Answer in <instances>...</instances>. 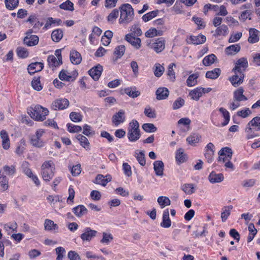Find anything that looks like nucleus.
Instances as JSON below:
<instances>
[{
	"label": "nucleus",
	"instance_id": "55",
	"mask_svg": "<svg viewBox=\"0 0 260 260\" xmlns=\"http://www.w3.org/2000/svg\"><path fill=\"white\" fill-rule=\"evenodd\" d=\"M119 11L118 9H115L113 10L109 14L107 20L109 22H113L118 16Z\"/></svg>",
	"mask_w": 260,
	"mask_h": 260
},
{
	"label": "nucleus",
	"instance_id": "3",
	"mask_svg": "<svg viewBox=\"0 0 260 260\" xmlns=\"http://www.w3.org/2000/svg\"><path fill=\"white\" fill-rule=\"evenodd\" d=\"M55 165L52 160L45 161L41 166V175L46 182H49L54 175Z\"/></svg>",
	"mask_w": 260,
	"mask_h": 260
},
{
	"label": "nucleus",
	"instance_id": "51",
	"mask_svg": "<svg viewBox=\"0 0 260 260\" xmlns=\"http://www.w3.org/2000/svg\"><path fill=\"white\" fill-rule=\"evenodd\" d=\"M142 128L147 133L155 132L157 130V128L152 123H144L142 125Z\"/></svg>",
	"mask_w": 260,
	"mask_h": 260
},
{
	"label": "nucleus",
	"instance_id": "7",
	"mask_svg": "<svg viewBox=\"0 0 260 260\" xmlns=\"http://www.w3.org/2000/svg\"><path fill=\"white\" fill-rule=\"evenodd\" d=\"M59 51V50L56 51V56L52 55L48 57L47 61L49 67L54 68L62 64V57Z\"/></svg>",
	"mask_w": 260,
	"mask_h": 260
},
{
	"label": "nucleus",
	"instance_id": "59",
	"mask_svg": "<svg viewBox=\"0 0 260 260\" xmlns=\"http://www.w3.org/2000/svg\"><path fill=\"white\" fill-rule=\"evenodd\" d=\"M184 100L181 98H178L173 104V109L174 110H177L181 107L184 104Z\"/></svg>",
	"mask_w": 260,
	"mask_h": 260
},
{
	"label": "nucleus",
	"instance_id": "49",
	"mask_svg": "<svg viewBox=\"0 0 260 260\" xmlns=\"http://www.w3.org/2000/svg\"><path fill=\"white\" fill-rule=\"evenodd\" d=\"M3 172L8 176L13 175L16 172L15 166L14 165H12L11 166L6 165L3 167Z\"/></svg>",
	"mask_w": 260,
	"mask_h": 260
},
{
	"label": "nucleus",
	"instance_id": "33",
	"mask_svg": "<svg viewBox=\"0 0 260 260\" xmlns=\"http://www.w3.org/2000/svg\"><path fill=\"white\" fill-rule=\"evenodd\" d=\"M63 37V31L61 29L53 30L51 34V38L53 41L58 42Z\"/></svg>",
	"mask_w": 260,
	"mask_h": 260
},
{
	"label": "nucleus",
	"instance_id": "31",
	"mask_svg": "<svg viewBox=\"0 0 260 260\" xmlns=\"http://www.w3.org/2000/svg\"><path fill=\"white\" fill-rule=\"evenodd\" d=\"M201 136L198 134H193L186 138V141L191 145H194L199 143L201 140Z\"/></svg>",
	"mask_w": 260,
	"mask_h": 260
},
{
	"label": "nucleus",
	"instance_id": "52",
	"mask_svg": "<svg viewBox=\"0 0 260 260\" xmlns=\"http://www.w3.org/2000/svg\"><path fill=\"white\" fill-rule=\"evenodd\" d=\"M59 78L62 81H70L73 80L72 77L68 75L67 71L64 70H61L59 73Z\"/></svg>",
	"mask_w": 260,
	"mask_h": 260
},
{
	"label": "nucleus",
	"instance_id": "38",
	"mask_svg": "<svg viewBox=\"0 0 260 260\" xmlns=\"http://www.w3.org/2000/svg\"><path fill=\"white\" fill-rule=\"evenodd\" d=\"M0 184L4 190L8 188V180L2 170L0 171Z\"/></svg>",
	"mask_w": 260,
	"mask_h": 260
},
{
	"label": "nucleus",
	"instance_id": "10",
	"mask_svg": "<svg viewBox=\"0 0 260 260\" xmlns=\"http://www.w3.org/2000/svg\"><path fill=\"white\" fill-rule=\"evenodd\" d=\"M165 43L166 41L163 38H159L155 42L149 44L148 46L156 53H159L164 50Z\"/></svg>",
	"mask_w": 260,
	"mask_h": 260
},
{
	"label": "nucleus",
	"instance_id": "46",
	"mask_svg": "<svg viewBox=\"0 0 260 260\" xmlns=\"http://www.w3.org/2000/svg\"><path fill=\"white\" fill-rule=\"evenodd\" d=\"M233 206L230 205L229 206L224 207L223 209V211L221 213V217L222 222H224L228 218V216L230 215L231 210L232 209Z\"/></svg>",
	"mask_w": 260,
	"mask_h": 260
},
{
	"label": "nucleus",
	"instance_id": "42",
	"mask_svg": "<svg viewBox=\"0 0 260 260\" xmlns=\"http://www.w3.org/2000/svg\"><path fill=\"white\" fill-rule=\"evenodd\" d=\"M189 95L193 100L198 101L200 98L202 96V92L200 88H197L189 92Z\"/></svg>",
	"mask_w": 260,
	"mask_h": 260
},
{
	"label": "nucleus",
	"instance_id": "4",
	"mask_svg": "<svg viewBox=\"0 0 260 260\" xmlns=\"http://www.w3.org/2000/svg\"><path fill=\"white\" fill-rule=\"evenodd\" d=\"M141 134L139 124L136 120H133L129 124L127 132V137L131 142H135L140 138Z\"/></svg>",
	"mask_w": 260,
	"mask_h": 260
},
{
	"label": "nucleus",
	"instance_id": "14",
	"mask_svg": "<svg viewBox=\"0 0 260 260\" xmlns=\"http://www.w3.org/2000/svg\"><path fill=\"white\" fill-rule=\"evenodd\" d=\"M112 177L111 175H107L106 176L102 174H99L96 176L93 182L95 184L101 185L103 186L106 185V184L111 181Z\"/></svg>",
	"mask_w": 260,
	"mask_h": 260
},
{
	"label": "nucleus",
	"instance_id": "58",
	"mask_svg": "<svg viewBox=\"0 0 260 260\" xmlns=\"http://www.w3.org/2000/svg\"><path fill=\"white\" fill-rule=\"evenodd\" d=\"M76 138L78 140H79L80 142L81 145L84 148H86V146H88L89 145V142L88 139L85 136L82 135H78Z\"/></svg>",
	"mask_w": 260,
	"mask_h": 260
},
{
	"label": "nucleus",
	"instance_id": "27",
	"mask_svg": "<svg viewBox=\"0 0 260 260\" xmlns=\"http://www.w3.org/2000/svg\"><path fill=\"white\" fill-rule=\"evenodd\" d=\"M232 150L228 147L222 148L218 152L219 160H221L222 156H225L227 158L231 159L232 156Z\"/></svg>",
	"mask_w": 260,
	"mask_h": 260
},
{
	"label": "nucleus",
	"instance_id": "15",
	"mask_svg": "<svg viewBox=\"0 0 260 260\" xmlns=\"http://www.w3.org/2000/svg\"><path fill=\"white\" fill-rule=\"evenodd\" d=\"M102 71L103 67L100 64H98L96 67L91 69L88 72L89 75L93 78V79L96 81L100 77Z\"/></svg>",
	"mask_w": 260,
	"mask_h": 260
},
{
	"label": "nucleus",
	"instance_id": "5",
	"mask_svg": "<svg viewBox=\"0 0 260 260\" xmlns=\"http://www.w3.org/2000/svg\"><path fill=\"white\" fill-rule=\"evenodd\" d=\"M49 111L47 108L37 105L28 113L30 117L37 121H43L46 118V116L48 115Z\"/></svg>",
	"mask_w": 260,
	"mask_h": 260
},
{
	"label": "nucleus",
	"instance_id": "32",
	"mask_svg": "<svg viewBox=\"0 0 260 260\" xmlns=\"http://www.w3.org/2000/svg\"><path fill=\"white\" fill-rule=\"evenodd\" d=\"M44 228L47 231H57L58 226L57 224L50 219H46L44 222Z\"/></svg>",
	"mask_w": 260,
	"mask_h": 260
},
{
	"label": "nucleus",
	"instance_id": "60",
	"mask_svg": "<svg viewBox=\"0 0 260 260\" xmlns=\"http://www.w3.org/2000/svg\"><path fill=\"white\" fill-rule=\"evenodd\" d=\"M81 172V166L80 164L73 166L71 168V174L73 176H78Z\"/></svg>",
	"mask_w": 260,
	"mask_h": 260
},
{
	"label": "nucleus",
	"instance_id": "22",
	"mask_svg": "<svg viewBox=\"0 0 260 260\" xmlns=\"http://www.w3.org/2000/svg\"><path fill=\"white\" fill-rule=\"evenodd\" d=\"M169 91L166 87L158 88L156 91V99L158 100H164L168 97Z\"/></svg>",
	"mask_w": 260,
	"mask_h": 260
},
{
	"label": "nucleus",
	"instance_id": "23",
	"mask_svg": "<svg viewBox=\"0 0 260 260\" xmlns=\"http://www.w3.org/2000/svg\"><path fill=\"white\" fill-rule=\"evenodd\" d=\"M24 43L28 46H33L38 44L39 37L36 35H30L29 37L26 36L23 40Z\"/></svg>",
	"mask_w": 260,
	"mask_h": 260
},
{
	"label": "nucleus",
	"instance_id": "18",
	"mask_svg": "<svg viewBox=\"0 0 260 260\" xmlns=\"http://www.w3.org/2000/svg\"><path fill=\"white\" fill-rule=\"evenodd\" d=\"M124 114V112L122 110H120L118 113L113 116L112 122L115 125L117 126L121 123L124 122L125 120Z\"/></svg>",
	"mask_w": 260,
	"mask_h": 260
},
{
	"label": "nucleus",
	"instance_id": "48",
	"mask_svg": "<svg viewBox=\"0 0 260 260\" xmlns=\"http://www.w3.org/2000/svg\"><path fill=\"white\" fill-rule=\"evenodd\" d=\"M185 156V155L183 153V150L182 148H179L177 150L176 154V159L177 161L180 163L185 162L186 161Z\"/></svg>",
	"mask_w": 260,
	"mask_h": 260
},
{
	"label": "nucleus",
	"instance_id": "54",
	"mask_svg": "<svg viewBox=\"0 0 260 260\" xmlns=\"http://www.w3.org/2000/svg\"><path fill=\"white\" fill-rule=\"evenodd\" d=\"M124 92L127 95L133 98H137L140 94V92L139 91H133L132 88H125L124 89Z\"/></svg>",
	"mask_w": 260,
	"mask_h": 260
},
{
	"label": "nucleus",
	"instance_id": "13",
	"mask_svg": "<svg viewBox=\"0 0 260 260\" xmlns=\"http://www.w3.org/2000/svg\"><path fill=\"white\" fill-rule=\"evenodd\" d=\"M125 39L137 49L141 46V39L139 38H135L130 34L125 35Z\"/></svg>",
	"mask_w": 260,
	"mask_h": 260
},
{
	"label": "nucleus",
	"instance_id": "35",
	"mask_svg": "<svg viewBox=\"0 0 260 260\" xmlns=\"http://www.w3.org/2000/svg\"><path fill=\"white\" fill-rule=\"evenodd\" d=\"M217 57L214 54H211L205 57L203 60V63L205 66H209L212 64Z\"/></svg>",
	"mask_w": 260,
	"mask_h": 260
},
{
	"label": "nucleus",
	"instance_id": "6",
	"mask_svg": "<svg viewBox=\"0 0 260 260\" xmlns=\"http://www.w3.org/2000/svg\"><path fill=\"white\" fill-rule=\"evenodd\" d=\"M45 131L43 129H39L37 131L36 134L31 136L30 138L31 144L36 147L41 148L44 146V143L41 139Z\"/></svg>",
	"mask_w": 260,
	"mask_h": 260
},
{
	"label": "nucleus",
	"instance_id": "11",
	"mask_svg": "<svg viewBox=\"0 0 260 260\" xmlns=\"http://www.w3.org/2000/svg\"><path fill=\"white\" fill-rule=\"evenodd\" d=\"M248 61L245 57L238 59L235 64V68L233 69L234 72L243 73L248 67Z\"/></svg>",
	"mask_w": 260,
	"mask_h": 260
},
{
	"label": "nucleus",
	"instance_id": "12",
	"mask_svg": "<svg viewBox=\"0 0 260 260\" xmlns=\"http://www.w3.org/2000/svg\"><path fill=\"white\" fill-rule=\"evenodd\" d=\"M235 75L230 78V81H231L233 86L235 87H238L243 82L244 77V74L242 73H236L234 72Z\"/></svg>",
	"mask_w": 260,
	"mask_h": 260
},
{
	"label": "nucleus",
	"instance_id": "25",
	"mask_svg": "<svg viewBox=\"0 0 260 260\" xmlns=\"http://www.w3.org/2000/svg\"><path fill=\"white\" fill-rule=\"evenodd\" d=\"M244 89L242 87H240L234 92L233 98L236 101H245L247 98L243 94Z\"/></svg>",
	"mask_w": 260,
	"mask_h": 260
},
{
	"label": "nucleus",
	"instance_id": "30",
	"mask_svg": "<svg viewBox=\"0 0 260 260\" xmlns=\"http://www.w3.org/2000/svg\"><path fill=\"white\" fill-rule=\"evenodd\" d=\"M240 48V46L238 44L232 45L226 47L225 51L227 55H232L239 52Z\"/></svg>",
	"mask_w": 260,
	"mask_h": 260
},
{
	"label": "nucleus",
	"instance_id": "1",
	"mask_svg": "<svg viewBox=\"0 0 260 260\" xmlns=\"http://www.w3.org/2000/svg\"><path fill=\"white\" fill-rule=\"evenodd\" d=\"M119 9L120 11L119 23L126 25L131 22L134 18V10L132 6L129 4L121 5Z\"/></svg>",
	"mask_w": 260,
	"mask_h": 260
},
{
	"label": "nucleus",
	"instance_id": "2",
	"mask_svg": "<svg viewBox=\"0 0 260 260\" xmlns=\"http://www.w3.org/2000/svg\"><path fill=\"white\" fill-rule=\"evenodd\" d=\"M260 131V117L252 118L246 125L245 132L247 140L252 139L259 136L258 132Z\"/></svg>",
	"mask_w": 260,
	"mask_h": 260
},
{
	"label": "nucleus",
	"instance_id": "29",
	"mask_svg": "<svg viewBox=\"0 0 260 260\" xmlns=\"http://www.w3.org/2000/svg\"><path fill=\"white\" fill-rule=\"evenodd\" d=\"M220 69L215 68L212 71H207L206 74V77L211 79H216L220 76Z\"/></svg>",
	"mask_w": 260,
	"mask_h": 260
},
{
	"label": "nucleus",
	"instance_id": "9",
	"mask_svg": "<svg viewBox=\"0 0 260 260\" xmlns=\"http://www.w3.org/2000/svg\"><path fill=\"white\" fill-rule=\"evenodd\" d=\"M98 232L95 230H92L89 227L86 228L83 233L81 235L80 238L83 242H90L93 238H94Z\"/></svg>",
	"mask_w": 260,
	"mask_h": 260
},
{
	"label": "nucleus",
	"instance_id": "8",
	"mask_svg": "<svg viewBox=\"0 0 260 260\" xmlns=\"http://www.w3.org/2000/svg\"><path fill=\"white\" fill-rule=\"evenodd\" d=\"M69 105V101L65 98L58 99L52 102L51 108L53 110H59L66 109Z\"/></svg>",
	"mask_w": 260,
	"mask_h": 260
},
{
	"label": "nucleus",
	"instance_id": "37",
	"mask_svg": "<svg viewBox=\"0 0 260 260\" xmlns=\"http://www.w3.org/2000/svg\"><path fill=\"white\" fill-rule=\"evenodd\" d=\"M157 202L161 208L171 204V201L168 197L160 196L157 199Z\"/></svg>",
	"mask_w": 260,
	"mask_h": 260
},
{
	"label": "nucleus",
	"instance_id": "26",
	"mask_svg": "<svg viewBox=\"0 0 260 260\" xmlns=\"http://www.w3.org/2000/svg\"><path fill=\"white\" fill-rule=\"evenodd\" d=\"M73 212L78 217H81L87 212V209L83 205H78L73 209Z\"/></svg>",
	"mask_w": 260,
	"mask_h": 260
},
{
	"label": "nucleus",
	"instance_id": "43",
	"mask_svg": "<svg viewBox=\"0 0 260 260\" xmlns=\"http://www.w3.org/2000/svg\"><path fill=\"white\" fill-rule=\"evenodd\" d=\"M59 8L61 9L71 11H73L74 10V4L70 0H67L65 2L60 4L59 5Z\"/></svg>",
	"mask_w": 260,
	"mask_h": 260
},
{
	"label": "nucleus",
	"instance_id": "36",
	"mask_svg": "<svg viewBox=\"0 0 260 260\" xmlns=\"http://www.w3.org/2000/svg\"><path fill=\"white\" fill-rule=\"evenodd\" d=\"M162 35V31L157 30L154 28H150L145 33V36L147 38H153L155 36H161Z\"/></svg>",
	"mask_w": 260,
	"mask_h": 260
},
{
	"label": "nucleus",
	"instance_id": "17",
	"mask_svg": "<svg viewBox=\"0 0 260 260\" xmlns=\"http://www.w3.org/2000/svg\"><path fill=\"white\" fill-rule=\"evenodd\" d=\"M70 57L71 61L74 64H79L82 61L81 55L75 50L71 51Z\"/></svg>",
	"mask_w": 260,
	"mask_h": 260
},
{
	"label": "nucleus",
	"instance_id": "57",
	"mask_svg": "<svg viewBox=\"0 0 260 260\" xmlns=\"http://www.w3.org/2000/svg\"><path fill=\"white\" fill-rule=\"evenodd\" d=\"M16 51L17 55L21 58H26L28 55V52L24 48L18 47Z\"/></svg>",
	"mask_w": 260,
	"mask_h": 260
},
{
	"label": "nucleus",
	"instance_id": "24",
	"mask_svg": "<svg viewBox=\"0 0 260 260\" xmlns=\"http://www.w3.org/2000/svg\"><path fill=\"white\" fill-rule=\"evenodd\" d=\"M160 225L165 228H168L171 225V221L169 218V212L168 209L164 211L162 215V221L160 223Z\"/></svg>",
	"mask_w": 260,
	"mask_h": 260
},
{
	"label": "nucleus",
	"instance_id": "56",
	"mask_svg": "<svg viewBox=\"0 0 260 260\" xmlns=\"http://www.w3.org/2000/svg\"><path fill=\"white\" fill-rule=\"evenodd\" d=\"M165 69L164 67L161 66L159 63L155 64V70H154V75L157 77H160L164 72Z\"/></svg>",
	"mask_w": 260,
	"mask_h": 260
},
{
	"label": "nucleus",
	"instance_id": "34",
	"mask_svg": "<svg viewBox=\"0 0 260 260\" xmlns=\"http://www.w3.org/2000/svg\"><path fill=\"white\" fill-rule=\"evenodd\" d=\"M113 37V32L110 30H107L104 36L102 37L101 41L102 44L104 46L108 45L110 42L111 38Z\"/></svg>",
	"mask_w": 260,
	"mask_h": 260
},
{
	"label": "nucleus",
	"instance_id": "61",
	"mask_svg": "<svg viewBox=\"0 0 260 260\" xmlns=\"http://www.w3.org/2000/svg\"><path fill=\"white\" fill-rule=\"evenodd\" d=\"M71 119L74 122H79L82 120V116L79 113L72 112L70 114Z\"/></svg>",
	"mask_w": 260,
	"mask_h": 260
},
{
	"label": "nucleus",
	"instance_id": "16",
	"mask_svg": "<svg viewBox=\"0 0 260 260\" xmlns=\"http://www.w3.org/2000/svg\"><path fill=\"white\" fill-rule=\"evenodd\" d=\"M44 67L43 63L40 62H36L30 63L27 68L28 72L30 75L36 72L41 71Z\"/></svg>",
	"mask_w": 260,
	"mask_h": 260
},
{
	"label": "nucleus",
	"instance_id": "50",
	"mask_svg": "<svg viewBox=\"0 0 260 260\" xmlns=\"http://www.w3.org/2000/svg\"><path fill=\"white\" fill-rule=\"evenodd\" d=\"M219 111L222 113L224 118V121L222 123V126H225L229 123L230 121V114L229 112L224 108L221 107L220 108Z\"/></svg>",
	"mask_w": 260,
	"mask_h": 260
},
{
	"label": "nucleus",
	"instance_id": "53",
	"mask_svg": "<svg viewBox=\"0 0 260 260\" xmlns=\"http://www.w3.org/2000/svg\"><path fill=\"white\" fill-rule=\"evenodd\" d=\"M228 31V27L225 25H222L221 26L217 28L215 30V36H220L224 35Z\"/></svg>",
	"mask_w": 260,
	"mask_h": 260
},
{
	"label": "nucleus",
	"instance_id": "28",
	"mask_svg": "<svg viewBox=\"0 0 260 260\" xmlns=\"http://www.w3.org/2000/svg\"><path fill=\"white\" fill-rule=\"evenodd\" d=\"M189 39L191 43L199 45L204 43L206 40V38L205 36L200 35L197 36H191L190 37Z\"/></svg>",
	"mask_w": 260,
	"mask_h": 260
},
{
	"label": "nucleus",
	"instance_id": "45",
	"mask_svg": "<svg viewBox=\"0 0 260 260\" xmlns=\"http://www.w3.org/2000/svg\"><path fill=\"white\" fill-rule=\"evenodd\" d=\"M158 13V10H155L150 12L145 15H144L142 17V19L144 22H147L153 18L156 17Z\"/></svg>",
	"mask_w": 260,
	"mask_h": 260
},
{
	"label": "nucleus",
	"instance_id": "47",
	"mask_svg": "<svg viewBox=\"0 0 260 260\" xmlns=\"http://www.w3.org/2000/svg\"><path fill=\"white\" fill-rule=\"evenodd\" d=\"M181 188L182 190L187 194H191L195 191L192 184H185L182 185Z\"/></svg>",
	"mask_w": 260,
	"mask_h": 260
},
{
	"label": "nucleus",
	"instance_id": "39",
	"mask_svg": "<svg viewBox=\"0 0 260 260\" xmlns=\"http://www.w3.org/2000/svg\"><path fill=\"white\" fill-rule=\"evenodd\" d=\"M135 155L140 165L144 166L146 165L145 155L144 151H141L139 152H135Z\"/></svg>",
	"mask_w": 260,
	"mask_h": 260
},
{
	"label": "nucleus",
	"instance_id": "64",
	"mask_svg": "<svg viewBox=\"0 0 260 260\" xmlns=\"http://www.w3.org/2000/svg\"><path fill=\"white\" fill-rule=\"evenodd\" d=\"M68 257L70 260H81L79 255L74 251H69Z\"/></svg>",
	"mask_w": 260,
	"mask_h": 260
},
{
	"label": "nucleus",
	"instance_id": "41",
	"mask_svg": "<svg viewBox=\"0 0 260 260\" xmlns=\"http://www.w3.org/2000/svg\"><path fill=\"white\" fill-rule=\"evenodd\" d=\"M199 77V74L197 73L190 75L186 80L187 85L188 86H194L197 83V79Z\"/></svg>",
	"mask_w": 260,
	"mask_h": 260
},
{
	"label": "nucleus",
	"instance_id": "21",
	"mask_svg": "<svg viewBox=\"0 0 260 260\" xmlns=\"http://www.w3.org/2000/svg\"><path fill=\"white\" fill-rule=\"evenodd\" d=\"M209 180L212 183H219L222 181L224 176L222 174H216L215 172H212L209 176Z\"/></svg>",
	"mask_w": 260,
	"mask_h": 260
},
{
	"label": "nucleus",
	"instance_id": "62",
	"mask_svg": "<svg viewBox=\"0 0 260 260\" xmlns=\"http://www.w3.org/2000/svg\"><path fill=\"white\" fill-rule=\"evenodd\" d=\"M31 86L34 89L37 91H40L42 89V86L39 78H34L31 81Z\"/></svg>",
	"mask_w": 260,
	"mask_h": 260
},
{
	"label": "nucleus",
	"instance_id": "19",
	"mask_svg": "<svg viewBox=\"0 0 260 260\" xmlns=\"http://www.w3.org/2000/svg\"><path fill=\"white\" fill-rule=\"evenodd\" d=\"M153 168L155 174L158 176H162L164 174V164L161 160H156L153 163Z\"/></svg>",
	"mask_w": 260,
	"mask_h": 260
},
{
	"label": "nucleus",
	"instance_id": "63",
	"mask_svg": "<svg viewBox=\"0 0 260 260\" xmlns=\"http://www.w3.org/2000/svg\"><path fill=\"white\" fill-rule=\"evenodd\" d=\"M83 134L87 136H93L94 135V131L91 129V127L90 126L85 124L83 126Z\"/></svg>",
	"mask_w": 260,
	"mask_h": 260
},
{
	"label": "nucleus",
	"instance_id": "44",
	"mask_svg": "<svg viewBox=\"0 0 260 260\" xmlns=\"http://www.w3.org/2000/svg\"><path fill=\"white\" fill-rule=\"evenodd\" d=\"M125 50V47L123 45L118 46L115 48L114 53L115 55H116V59L118 58L121 57L123 56Z\"/></svg>",
	"mask_w": 260,
	"mask_h": 260
},
{
	"label": "nucleus",
	"instance_id": "40",
	"mask_svg": "<svg viewBox=\"0 0 260 260\" xmlns=\"http://www.w3.org/2000/svg\"><path fill=\"white\" fill-rule=\"evenodd\" d=\"M5 3L7 9L13 10L18 7L19 0H5Z\"/></svg>",
	"mask_w": 260,
	"mask_h": 260
},
{
	"label": "nucleus",
	"instance_id": "20",
	"mask_svg": "<svg viewBox=\"0 0 260 260\" xmlns=\"http://www.w3.org/2000/svg\"><path fill=\"white\" fill-rule=\"evenodd\" d=\"M258 32L259 31L255 28H250L249 30V37L248 39V41L252 44L257 42L259 40Z\"/></svg>",
	"mask_w": 260,
	"mask_h": 260
}]
</instances>
